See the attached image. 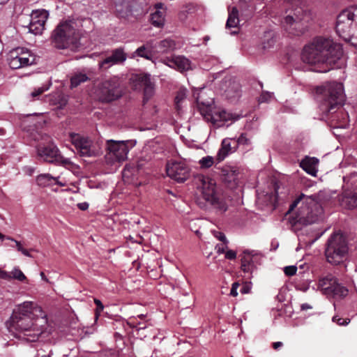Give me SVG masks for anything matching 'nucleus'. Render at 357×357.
Listing matches in <instances>:
<instances>
[{"label": "nucleus", "mask_w": 357, "mask_h": 357, "mask_svg": "<svg viewBox=\"0 0 357 357\" xmlns=\"http://www.w3.org/2000/svg\"><path fill=\"white\" fill-rule=\"evenodd\" d=\"M342 55L340 44L330 38L319 36L305 46L301 56L305 63L314 66L313 70L326 73L340 67L339 62Z\"/></svg>", "instance_id": "obj_1"}, {"label": "nucleus", "mask_w": 357, "mask_h": 357, "mask_svg": "<svg viewBox=\"0 0 357 357\" xmlns=\"http://www.w3.org/2000/svg\"><path fill=\"white\" fill-rule=\"evenodd\" d=\"M89 26V17H78L61 22L52 34L54 47L77 50L82 45V39L87 33Z\"/></svg>", "instance_id": "obj_2"}, {"label": "nucleus", "mask_w": 357, "mask_h": 357, "mask_svg": "<svg viewBox=\"0 0 357 357\" xmlns=\"http://www.w3.org/2000/svg\"><path fill=\"white\" fill-rule=\"evenodd\" d=\"M326 191L320 190L317 194L305 195L301 194L290 205L289 212L301 204L298 213V222L310 225L317 222L322 213L321 205L328 200Z\"/></svg>", "instance_id": "obj_3"}, {"label": "nucleus", "mask_w": 357, "mask_h": 357, "mask_svg": "<svg viewBox=\"0 0 357 357\" xmlns=\"http://www.w3.org/2000/svg\"><path fill=\"white\" fill-rule=\"evenodd\" d=\"M195 183L202 198L216 210L217 213L222 214L227 210V204L223 197L217 192L216 185L213 179L198 174L195 177Z\"/></svg>", "instance_id": "obj_4"}, {"label": "nucleus", "mask_w": 357, "mask_h": 357, "mask_svg": "<svg viewBox=\"0 0 357 357\" xmlns=\"http://www.w3.org/2000/svg\"><path fill=\"white\" fill-rule=\"evenodd\" d=\"M348 252L345 238L340 234H333L328 240L325 255L328 262L337 265L343 261Z\"/></svg>", "instance_id": "obj_5"}, {"label": "nucleus", "mask_w": 357, "mask_h": 357, "mask_svg": "<svg viewBox=\"0 0 357 357\" xmlns=\"http://www.w3.org/2000/svg\"><path fill=\"white\" fill-rule=\"evenodd\" d=\"M135 146L132 141L107 140L106 160L109 163L121 162L128 158L130 149Z\"/></svg>", "instance_id": "obj_6"}, {"label": "nucleus", "mask_w": 357, "mask_h": 357, "mask_svg": "<svg viewBox=\"0 0 357 357\" xmlns=\"http://www.w3.org/2000/svg\"><path fill=\"white\" fill-rule=\"evenodd\" d=\"M316 98L321 102L323 110L333 112L337 107L344 104L346 96L344 91H316Z\"/></svg>", "instance_id": "obj_7"}, {"label": "nucleus", "mask_w": 357, "mask_h": 357, "mask_svg": "<svg viewBox=\"0 0 357 357\" xmlns=\"http://www.w3.org/2000/svg\"><path fill=\"white\" fill-rule=\"evenodd\" d=\"M7 60L11 68L18 69L35 63L36 57L27 49L17 47L9 52Z\"/></svg>", "instance_id": "obj_8"}, {"label": "nucleus", "mask_w": 357, "mask_h": 357, "mask_svg": "<svg viewBox=\"0 0 357 357\" xmlns=\"http://www.w3.org/2000/svg\"><path fill=\"white\" fill-rule=\"evenodd\" d=\"M203 117L206 121L211 122L215 128L222 127L228 121L232 123L239 119V116L227 112L225 109L216 107L215 105Z\"/></svg>", "instance_id": "obj_9"}, {"label": "nucleus", "mask_w": 357, "mask_h": 357, "mask_svg": "<svg viewBox=\"0 0 357 357\" xmlns=\"http://www.w3.org/2000/svg\"><path fill=\"white\" fill-rule=\"evenodd\" d=\"M312 20L313 15L311 11L296 8L284 17L283 24L287 26H294L293 29L297 30L305 24L310 23Z\"/></svg>", "instance_id": "obj_10"}, {"label": "nucleus", "mask_w": 357, "mask_h": 357, "mask_svg": "<svg viewBox=\"0 0 357 357\" xmlns=\"http://www.w3.org/2000/svg\"><path fill=\"white\" fill-rule=\"evenodd\" d=\"M167 176L178 183H183L190 176V169L183 161L171 160L166 165Z\"/></svg>", "instance_id": "obj_11"}, {"label": "nucleus", "mask_w": 357, "mask_h": 357, "mask_svg": "<svg viewBox=\"0 0 357 357\" xmlns=\"http://www.w3.org/2000/svg\"><path fill=\"white\" fill-rule=\"evenodd\" d=\"M49 12L45 9L33 10L30 15V22L27 26L29 32L34 34H41L45 29V24L48 19Z\"/></svg>", "instance_id": "obj_12"}, {"label": "nucleus", "mask_w": 357, "mask_h": 357, "mask_svg": "<svg viewBox=\"0 0 357 357\" xmlns=\"http://www.w3.org/2000/svg\"><path fill=\"white\" fill-rule=\"evenodd\" d=\"M162 63L170 68L181 73L193 69V64L187 57L181 55H174L163 59Z\"/></svg>", "instance_id": "obj_13"}, {"label": "nucleus", "mask_w": 357, "mask_h": 357, "mask_svg": "<svg viewBox=\"0 0 357 357\" xmlns=\"http://www.w3.org/2000/svg\"><path fill=\"white\" fill-rule=\"evenodd\" d=\"M127 59V54L123 47L113 50L110 56H107L98 63L99 68L107 69L112 66L123 63Z\"/></svg>", "instance_id": "obj_14"}, {"label": "nucleus", "mask_w": 357, "mask_h": 357, "mask_svg": "<svg viewBox=\"0 0 357 357\" xmlns=\"http://www.w3.org/2000/svg\"><path fill=\"white\" fill-rule=\"evenodd\" d=\"M59 151L56 145L50 144L46 146L39 145L37 147L38 157L47 162L55 163L58 160Z\"/></svg>", "instance_id": "obj_15"}, {"label": "nucleus", "mask_w": 357, "mask_h": 357, "mask_svg": "<svg viewBox=\"0 0 357 357\" xmlns=\"http://www.w3.org/2000/svg\"><path fill=\"white\" fill-rule=\"evenodd\" d=\"M200 113L204 116L214 106V98L209 97L207 91H196L193 94Z\"/></svg>", "instance_id": "obj_16"}, {"label": "nucleus", "mask_w": 357, "mask_h": 357, "mask_svg": "<svg viewBox=\"0 0 357 357\" xmlns=\"http://www.w3.org/2000/svg\"><path fill=\"white\" fill-rule=\"evenodd\" d=\"M42 312V308L31 301H25L19 304L13 310L14 319H21L23 317H29L33 311Z\"/></svg>", "instance_id": "obj_17"}, {"label": "nucleus", "mask_w": 357, "mask_h": 357, "mask_svg": "<svg viewBox=\"0 0 357 357\" xmlns=\"http://www.w3.org/2000/svg\"><path fill=\"white\" fill-rule=\"evenodd\" d=\"M154 11L151 14V22L155 27H162L165 24L167 8L162 3L154 5Z\"/></svg>", "instance_id": "obj_18"}, {"label": "nucleus", "mask_w": 357, "mask_h": 357, "mask_svg": "<svg viewBox=\"0 0 357 357\" xmlns=\"http://www.w3.org/2000/svg\"><path fill=\"white\" fill-rule=\"evenodd\" d=\"M71 141L80 156H89V141L79 134L71 135Z\"/></svg>", "instance_id": "obj_19"}, {"label": "nucleus", "mask_w": 357, "mask_h": 357, "mask_svg": "<svg viewBox=\"0 0 357 357\" xmlns=\"http://www.w3.org/2000/svg\"><path fill=\"white\" fill-rule=\"evenodd\" d=\"M237 148L236 138L224 139L221 144V148L218 153V160L219 161L223 160L229 153L236 151Z\"/></svg>", "instance_id": "obj_20"}, {"label": "nucleus", "mask_w": 357, "mask_h": 357, "mask_svg": "<svg viewBox=\"0 0 357 357\" xmlns=\"http://www.w3.org/2000/svg\"><path fill=\"white\" fill-rule=\"evenodd\" d=\"M254 251L244 250L241 255V269L245 273H252L255 269Z\"/></svg>", "instance_id": "obj_21"}, {"label": "nucleus", "mask_w": 357, "mask_h": 357, "mask_svg": "<svg viewBox=\"0 0 357 357\" xmlns=\"http://www.w3.org/2000/svg\"><path fill=\"white\" fill-rule=\"evenodd\" d=\"M114 7L119 17L127 18L132 15V9L128 0H114Z\"/></svg>", "instance_id": "obj_22"}, {"label": "nucleus", "mask_w": 357, "mask_h": 357, "mask_svg": "<svg viewBox=\"0 0 357 357\" xmlns=\"http://www.w3.org/2000/svg\"><path fill=\"white\" fill-rule=\"evenodd\" d=\"M130 79L136 87L141 88L142 89H151L153 88L150 75H132Z\"/></svg>", "instance_id": "obj_23"}, {"label": "nucleus", "mask_w": 357, "mask_h": 357, "mask_svg": "<svg viewBox=\"0 0 357 357\" xmlns=\"http://www.w3.org/2000/svg\"><path fill=\"white\" fill-rule=\"evenodd\" d=\"M152 47V42H147L134 51L130 54V58L135 59L136 57H141L146 60H151L153 58Z\"/></svg>", "instance_id": "obj_24"}, {"label": "nucleus", "mask_w": 357, "mask_h": 357, "mask_svg": "<svg viewBox=\"0 0 357 357\" xmlns=\"http://www.w3.org/2000/svg\"><path fill=\"white\" fill-rule=\"evenodd\" d=\"M47 101L56 109H62L67 104L68 98L61 91H55L48 96Z\"/></svg>", "instance_id": "obj_25"}, {"label": "nucleus", "mask_w": 357, "mask_h": 357, "mask_svg": "<svg viewBox=\"0 0 357 357\" xmlns=\"http://www.w3.org/2000/svg\"><path fill=\"white\" fill-rule=\"evenodd\" d=\"M59 177H54L49 174H43L38 176L37 183L41 186H47L52 184H57L60 186H65L66 182H61L59 180Z\"/></svg>", "instance_id": "obj_26"}, {"label": "nucleus", "mask_w": 357, "mask_h": 357, "mask_svg": "<svg viewBox=\"0 0 357 357\" xmlns=\"http://www.w3.org/2000/svg\"><path fill=\"white\" fill-rule=\"evenodd\" d=\"M318 163L319 160L317 158L306 157L301 162V167L307 174L315 176L317 172Z\"/></svg>", "instance_id": "obj_27"}, {"label": "nucleus", "mask_w": 357, "mask_h": 357, "mask_svg": "<svg viewBox=\"0 0 357 357\" xmlns=\"http://www.w3.org/2000/svg\"><path fill=\"white\" fill-rule=\"evenodd\" d=\"M337 282V279L332 275H328L319 281V287L325 295L332 289Z\"/></svg>", "instance_id": "obj_28"}, {"label": "nucleus", "mask_w": 357, "mask_h": 357, "mask_svg": "<svg viewBox=\"0 0 357 357\" xmlns=\"http://www.w3.org/2000/svg\"><path fill=\"white\" fill-rule=\"evenodd\" d=\"M326 295L327 296L333 297V298H344L348 294V289L338 283L337 282L335 283V284L333 286L332 289H330Z\"/></svg>", "instance_id": "obj_29"}, {"label": "nucleus", "mask_w": 357, "mask_h": 357, "mask_svg": "<svg viewBox=\"0 0 357 357\" xmlns=\"http://www.w3.org/2000/svg\"><path fill=\"white\" fill-rule=\"evenodd\" d=\"M239 23L238 11L236 8H233L229 13V17L226 23L227 28H234L237 29Z\"/></svg>", "instance_id": "obj_30"}, {"label": "nucleus", "mask_w": 357, "mask_h": 357, "mask_svg": "<svg viewBox=\"0 0 357 357\" xmlns=\"http://www.w3.org/2000/svg\"><path fill=\"white\" fill-rule=\"evenodd\" d=\"M175 47L176 43L174 40L170 38H166L165 40H161L157 46L158 52L162 53L174 50Z\"/></svg>", "instance_id": "obj_31"}, {"label": "nucleus", "mask_w": 357, "mask_h": 357, "mask_svg": "<svg viewBox=\"0 0 357 357\" xmlns=\"http://www.w3.org/2000/svg\"><path fill=\"white\" fill-rule=\"evenodd\" d=\"M342 203L349 209L357 207V192L352 195H345L342 199Z\"/></svg>", "instance_id": "obj_32"}, {"label": "nucleus", "mask_w": 357, "mask_h": 357, "mask_svg": "<svg viewBox=\"0 0 357 357\" xmlns=\"http://www.w3.org/2000/svg\"><path fill=\"white\" fill-rule=\"evenodd\" d=\"M103 92L102 101L111 102L122 96L121 91H101Z\"/></svg>", "instance_id": "obj_33"}, {"label": "nucleus", "mask_w": 357, "mask_h": 357, "mask_svg": "<svg viewBox=\"0 0 357 357\" xmlns=\"http://www.w3.org/2000/svg\"><path fill=\"white\" fill-rule=\"evenodd\" d=\"M58 158H58V160H56L55 163L60 164L71 171H75L77 169V166L74 164L69 158H64L59 153Z\"/></svg>", "instance_id": "obj_34"}, {"label": "nucleus", "mask_w": 357, "mask_h": 357, "mask_svg": "<svg viewBox=\"0 0 357 357\" xmlns=\"http://www.w3.org/2000/svg\"><path fill=\"white\" fill-rule=\"evenodd\" d=\"M88 79L86 74L79 73L72 77L70 79L71 87L75 88L78 86L82 82H84Z\"/></svg>", "instance_id": "obj_35"}, {"label": "nucleus", "mask_w": 357, "mask_h": 357, "mask_svg": "<svg viewBox=\"0 0 357 357\" xmlns=\"http://www.w3.org/2000/svg\"><path fill=\"white\" fill-rule=\"evenodd\" d=\"M103 141L98 140L96 143L91 144V156L99 155L102 153L103 151Z\"/></svg>", "instance_id": "obj_36"}, {"label": "nucleus", "mask_w": 357, "mask_h": 357, "mask_svg": "<svg viewBox=\"0 0 357 357\" xmlns=\"http://www.w3.org/2000/svg\"><path fill=\"white\" fill-rule=\"evenodd\" d=\"M6 239L15 243V245H10V247L16 248L17 250L19 252H22V254L24 255V256H26L29 257H32V255L29 253V250L24 248L20 241H17L15 239H14L13 238L10 237V236H7Z\"/></svg>", "instance_id": "obj_37"}, {"label": "nucleus", "mask_w": 357, "mask_h": 357, "mask_svg": "<svg viewBox=\"0 0 357 357\" xmlns=\"http://www.w3.org/2000/svg\"><path fill=\"white\" fill-rule=\"evenodd\" d=\"M94 303L96 305V309L94 310V325L98 324V321L101 312L103 311L104 305L102 302L97 299L94 298Z\"/></svg>", "instance_id": "obj_38"}, {"label": "nucleus", "mask_w": 357, "mask_h": 357, "mask_svg": "<svg viewBox=\"0 0 357 357\" xmlns=\"http://www.w3.org/2000/svg\"><path fill=\"white\" fill-rule=\"evenodd\" d=\"M236 142L237 146H244L247 147H250L252 144L251 139L248 137L246 133H242L239 137L236 139Z\"/></svg>", "instance_id": "obj_39"}, {"label": "nucleus", "mask_w": 357, "mask_h": 357, "mask_svg": "<svg viewBox=\"0 0 357 357\" xmlns=\"http://www.w3.org/2000/svg\"><path fill=\"white\" fill-rule=\"evenodd\" d=\"M199 164L202 168H209L214 164V158L209 155L205 156L199 160Z\"/></svg>", "instance_id": "obj_40"}, {"label": "nucleus", "mask_w": 357, "mask_h": 357, "mask_svg": "<svg viewBox=\"0 0 357 357\" xmlns=\"http://www.w3.org/2000/svg\"><path fill=\"white\" fill-rule=\"evenodd\" d=\"M120 82L121 79L119 77L114 76L106 82L105 84H107V86H104L105 89H108L109 87L114 89L119 86Z\"/></svg>", "instance_id": "obj_41"}, {"label": "nucleus", "mask_w": 357, "mask_h": 357, "mask_svg": "<svg viewBox=\"0 0 357 357\" xmlns=\"http://www.w3.org/2000/svg\"><path fill=\"white\" fill-rule=\"evenodd\" d=\"M344 86L342 83L333 81L327 83V85L324 88L317 87L315 89H343Z\"/></svg>", "instance_id": "obj_42"}, {"label": "nucleus", "mask_w": 357, "mask_h": 357, "mask_svg": "<svg viewBox=\"0 0 357 357\" xmlns=\"http://www.w3.org/2000/svg\"><path fill=\"white\" fill-rule=\"evenodd\" d=\"M10 278L16 279L19 281H24L26 280V276L22 272L20 269L18 268H15L11 272Z\"/></svg>", "instance_id": "obj_43"}, {"label": "nucleus", "mask_w": 357, "mask_h": 357, "mask_svg": "<svg viewBox=\"0 0 357 357\" xmlns=\"http://www.w3.org/2000/svg\"><path fill=\"white\" fill-rule=\"evenodd\" d=\"M273 93L270 91H263L258 98V102L259 103L267 102L273 98Z\"/></svg>", "instance_id": "obj_44"}, {"label": "nucleus", "mask_w": 357, "mask_h": 357, "mask_svg": "<svg viewBox=\"0 0 357 357\" xmlns=\"http://www.w3.org/2000/svg\"><path fill=\"white\" fill-rule=\"evenodd\" d=\"M275 40L273 36H270L266 40H265L262 43V47L264 50L269 49L275 45Z\"/></svg>", "instance_id": "obj_45"}, {"label": "nucleus", "mask_w": 357, "mask_h": 357, "mask_svg": "<svg viewBox=\"0 0 357 357\" xmlns=\"http://www.w3.org/2000/svg\"><path fill=\"white\" fill-rule=\"evenodd\" d=\"M333 321L337 323L340 326H346L350 322L349 319H342L338 316L333 317Z\"/></svg>", "instance_id": "obj_46"}, {"label": "nucleus", "mask_w": 357, "mask_h": 357, "mask_svg": "<svg viewBox=\"0 0 357 357\" xmlns=\"http://www.w3.org/2000/svg\"><path fill=\"white\" fill-rule=\"evenodd\" d=\"M213 234L217 239L220 240L222 243H228V241L224 233L219 231H213Z\"/></svg>", "instance_id": "obj_47"}, {"label": "nucleus", "mask_w": 357, "mask_h": 357, "mask_svg": "<svg viewBox=\"0 0 357 357\" xmlns=\"http://www.w3.org/2000/svg\"><path fill=\"white\" fill-rule=\"evenodd\" d=\"M297 271V267L296 266H286L284 268V272L285 275L288 276H292L296 274Z\"/></svg>", "instance_id": "obj_48"}, {"label": "nucleus", "mask_w": 357, "mask_h": 357, "mask_svg": "<svg viewBox=\"0 0 357 357\" xmlns=\"http://www.w3.org/2000/svg\"><path fill=\"white\" fill-rule=\"evenodd\" d=\"M227 243H223V244H218L216 246H215V249L217 250V252L218 254H223L227 252Z\"/></svg>", "instance_id": "obj_49"}, {"label": "nucleus", "mask_w": 357, "mask_h": 357, "mask_svg": "<svg viewBox=\"0 0 357 357\" xmlns=\"http://www.w3.org/2000/svg\"><path fill=\"white\" fill-rule=\"evenodd\" d=\"M225 91L227 92V93L226 94V96L230 99L231 102H234L236 100H233L232 98H238V96H239V94H238L239 91L231 90V91Z\"/></svg>", "instance_id": "obj_50"}, {"label": "nucleus", "mask_w": 357, "mask_h": 357, "mask_svg": "<svg viewBox=\"0 0 357 357\" xmlns=\"http://www.w3.org/2000/svg\"><path fill=\"white\" fill-rule=\"evenodd\" d=\"M225 257L229 260L235 259L236 258V252L232 250H227L225 254Z\"/></svg>", "instance_id": "obj_51"}, {"label": "nucleus", "mask_w": 357, "mask_h": 357, "mask_svg": "<svg viewBox=\"0 0 357 357\" xmlns=\"http://www.w3.org/2000/svg\"><path fill=\"white\" fill-rule=\"evenodd\" d=\"M184 98L185 94L183 93V91L178 93L177 96L175 98V104L178 108L179 107V104Z\"/></svg>", "instance_id": "obj_52"}, {"label": "nucleus", "mask_w": 357, "mask_h": 357, "mask_svg": "<svg viewBox=\"0 0 357 357\" xmlns=\"http://www.w3.org/2000/svg\"><path fill=\"white\" fill-rule=\"evenodd\" d=\"M239 283L238 282H234L231 286V289L230 291V295L236 297L238 296L237 289L239 287Z\"/></svg>", "instance_id": "obj_53"}, {"label": "nucleus", "mask_w": 357, "mask_h": 357, "mask_svg": "<svg viewBox=\"0 0 357 357\" xmlns=\"http://www.w3.org/2000/svg\"><path fill=\"white\" fill-rule=\"evenodd\" d=\"M144 98H143V102L145 104L147 102L149 98L153 95V91L149 90V91H144Z\"/></svg>", "instance_id": "obj_54"}, {"label": "nucleus", "mask_w": 357, "mask_h": 357, "mask_svg": "<svg viewBox=\"0 0 357 357\" xmlns=\"http://www.w3.org/2000/svg\"><path fill=\"white\" fill-rule=\"evenodd\" d=\"M0 278L9 280L10 279V275L6 271L0 269Z\"/></svg>", "instance_id": "obj_55"}, {"label": "nucleus", "mask_w": 357, "mask_h": 357, "mask_svg": "<svg viewBox=\"0 0 357 357\" xmlns=\"http://www.w3.org/2000/svg\"><path fill=\"white\" fill-rule=\"evenodd\" d=\"M43 91H33L31 94V97L33 100H35L36 98H38L42 93Z\"/></svg>", "instance_id": "obj_56"}, {"label": "nucleus", "mask_w": 357, "mask_h": 357, "mask_svg": "<svg viewBox=\"0 0 357 357\" xmlns=\"http://www.w3.org/2000/svg\"><path fill=\"white\" fill-rule=\"evenodd\" d=\"M250 287L245 284V285H243V287L241 289L240 291L241 294H248L250 292Z\"/></svg>", "instance_id": "obj_57"}, {"label": "nucleus", "mask_w": 357, "mask_h": 357, "mask_svg": "<svg viewBox=\"0 0 357 357\" xmlns=\"http://www.w3.org/2000/svg\"><path fill=\"white\" fill-rule=\"evenodd\" d=\"M77 206L80 210L85 211L89 208V204L87 202L79 203Z\"/></svg>", "instance_id": "obj_58"}, {"label": "nucleus", "mask_w": 357, "mask_h": 357, "mask_svg": "<svg viewBox=\"0 0 357 357\" xmlns=\"http://www.w3.org/2000/svg\"><path fill=\"white\" fill-rule=\"evenodd\" d=\"M228 178H229V181H235L236 179H237V174L236 173V171H233L231 172V175H227Z\"/></svg>", "instance_id": "obj_59"}, {"label": "nucleus", "mask_w": 357, "mask_h": 357, "mask_svg": "<svg viewBox=\"0 0 357 357\" xmlns=\"http://www.w3.org/2000/svg\"><path fill=\"white\" fill-rule=\"evenodd\" d=\"M283 346V343L282 342H275L273 343V348L275 350H278Z\"/></svg>", "instance_id": "obj_60"}, {"label": "nucleus", "mask_w": 357, "mask_h": 357, "mask_svg": "<svg viewBox=\"0 0 357 357\" xmlns=\"http://www.w3.org/2000/svg\"><path fill=\"white\" fill-rule=\"evenodd\" d=\"M355 177H357V173L356 172L352 173L349 176H344V181H347V182H349L351 178H355Z\"/></svg>", "instance_id": "obj_61"}, {"label": "nucleus", "mask_w": 357, "mask_h": 357, "mask_svg": "<svg viewBox=\"0 0 357 357\" xmlns=\"http://www.w3.org/2000/svg\"><path fill=\"white\" fill-rule=\"evenodd\" d=\"M301 308L302 310H307L312 309V307L308 303H303L301 305Z\"/></svg>", "instance_id": "obj_62"}, {"label": "nucleus", "mask_w": 357, "mask_h": 357, "mask_svg": "<svg viewBox=\"0 0 357 357\" xmlns=\"http://www.w3.org/2000/svg\"><path fill=\"white\" fill-rule=\"evenodd\" d=\"M40 275L42 280H43L45 282H48V279L46 278V276L43 272H41Z\"/></svg>", "instance_id": "obj_63"}, {"label": "nucleus", "mask_w": 357, "mask_h": 357, "mask_svg": "<svg viewBox=\"0 0 357 357\" xmlns=\"http://www.w3.org/2000/svg\"><path fill=\"white\" fill-rule=\"evenodd\" d=\"M197 202L198 204L200 206L201 208H203L204 206V204L202 205L201 200L199 199Z\"/></svg>", "instance_id": "obj_64"}]
</instances>
